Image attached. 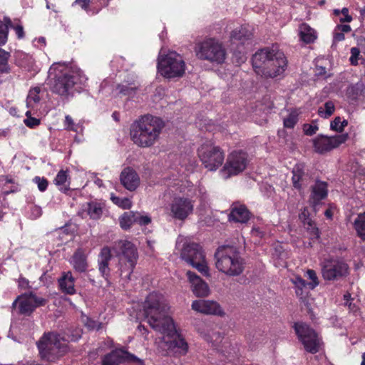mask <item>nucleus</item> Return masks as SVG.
<instances>
[{
    "mask_svg": "<svg viewBox=\"0 0 365 365\" xmlns=\"http://www.w3.org/2000/svg\"><path fill=\"white\" fill-rule=\"evenodd\" d=\"M197 56L203 60L222 63L225 59L226 52L218 41L208 38L200 43Z\"/></svg>",
    "mask_w": 365,
    "mask_h": 365,
    "instance_id": "ddd939ff",
    "label": "nucleus"
},
{
    "mask_svg": "<svg viewBox=\"0 0 365 365\" xmlns=\"http://www.w3.org/2000/svg\"><path fill=\"white\" fill-rule=\"evenodd\" d=\"M19 304V312L21 314H30L32 312L35 306L33 303L31 299H30V295H23L19 297L14 302L13 307H16V304Z\"/></svg>",
    "mask_w": 365,
    "mask_h": 365,
    "instance_id": "c85d7f7f",
    "label": "nucleus"
},
{
    "mask_svg": "<svg viewBox=\"0 0 365 365\" xmlns=\"http://www.w3.org/2000/svg\"><path fill=\"white\" fill-rule=\"evenodd\" d=\"M54 183L61 192H67L70 189L69 175L68 170H60L54 179Z\"/></svg>",
    "mask_w": 365,
    "mask_h": 365,
    "instance_id": "c756f323",
    "label": "nucleus"
},
{
    "mask_svg": "<svg viewBox=\"0 0 365 365\" xmlns=\"http://www.w3.org/2000/svg\"><path fill=\"white\" fill-rule=\"evenodd\" d=\"M292 283L294 285L296 289V294L297 296H301L304 294V289L307 286V283L301 277L297 275L290 279Z\"/></svg>",
    "mask_w": 365,
    "mask_h": 365,
    "instance_id": "c9c22d12",
    "label": "nucleus"
},
{
    "mask_svg": "<svg viewBox=\"0 0 365 365\" xmlns=\"http://www.w3.org/2000/svg\"><path fill=\"white\" fill-rule=\"evenodd\" d=\"M347 134L336 135L332 137L320 135L312 140L316 153L323 154L336 148L347 140Z\"/></svg>",
    "mask_w": 365,
    "mask_h": 365,
    "instance_id": "dca6fc26",
    "label": "nucleus"
},
{
    "mask_svg": "<svg viewBox=\"0 0 365 365\" xmlns=\"http://www.w3.org/2000/svg\"><path fill=\"white\" fill-rule=\"evenodd\" d=\"M163 127L160 118L150 115L143 116L133 125L131 139L139 147H151L158 141Z\"/></svg>",
    "mask_w": 365,
    "mask_h": 365,
    "instance_id": "39448f33",
    "label": "nucleus"
},
{
    "mask_svg": "<svg viewBox=\"0 0 365 365\" xmlns=\"http://www.w3.org/2000/svg\"><path fill=\"white\" fill-rule=\"evenodd\" d=\"M176 247L180 250V257L183 260L202 275L210 276L205 255L198 244L188 242L185 237L180 236L177 240Z\"/></svg>",
    "mask_w": 365,
    "mask_h": 365,
    "instance_id": "0eeeda50",
    "label": "nucleus"
},
{
    "mask_svg": "<svg viewBox=\"0 0 365 365\" xmlns=\"http://www.w3.org/2000/svg\"><path fill=\"white\" fill-rule=\"evenodd\" d=\"M42 215L41 207L38 205H31L30 207V217L32 219H37Z\"/></svg>",
    "mask_w": 365,
    "mask_h": 365,
    "instance_id": "864d4df0",
    "label": "nucleus"
},
{
    "mask_svg": "<svg viewBox=\"0 0 365 365\" xmlns=\"http://www.w3.org/2000/svg\"><path fill=\"white\" fill-rule=\"evenodd\" d=\"M345 306H347L349 309L355 313L357 311V307L355 304H353L351 302H349L348 304H346Z\"/></svg>",
    "mask_w": 365,
    "mask_h": 365,
    "instance_id": "774afa93",
    "label": "nucleus"
},
{
    "mask_svg": "<svg viewBox=\"0 0 365 365\" xmlns=\"http://www.w3.org/2000/svg\"><path fill=\"white\" fill-rule=\"evenodd\" d=\"M39 353L43 359L53 361L63 356L67 351L66 341L55 333L44 334L37 344Z\"/></svg>",
    "mask_w": 365,
    "mask_h": 365,
    "instance_id": "9d476101",
    "label": "nucleus"
},
{
    "mask_svg": "<svg viewBox=\"0 0 365 365\" xmlns=\"http://www.w3.org/2000/svg\"><path fill=\"white\" fill-rule=\"evenodd\" d=\"M252 65L257 73L265 77L275 78L282 76L287 66L283 52L277 47H267L257 51L252 57Z\"/></svg>",
    "mask_w": 365,
    "mask_h": 365,
    "instance_id": "20e7f679",
    "label": "nucleus"
},
{
    "mask_svg": "<svg viewBox=\"0 0 365 365\" xmlns=\"http://www.w3.org/2000/svg\"><path fill=\"white\" fill-rule=\"evenodd\" d=\"M168 310L164 297L161 294L152 292L144 302V319L154 330L163 334V349H176L177 353L185 355L188 351V344L178 334Z\"/></svg>",
    "mask_w": 365,
    "mask_h": 365,
    "instance_id": "f257e3e1",
    "label": "nucleus"
},
{
    "mask_svg": "<svg viewBox=\"0 0 365 365\" xmlns=\"http://www.w3.org/2000/svg\"><path fill=\"white\" fill-rule=\"evenodd\" d=\"M137 362L138 365H143L141 359L123 349H115L105 355L102 359V365H120L124 361Z\"/></svg>",
    "mask_w": 365,
    "mask_h": 365,
    "instance_id": "f3484780",
    "label": "nucleus"
},
{
    "mask_svg": "<svg viewBox=\"0 0 365 365\" xmlns=\"http://www.w3.org/2000/svg\"><path fill=\"white\" fill-rule=\"evenodd\" d=\"M292 185L299 191L307 187L311 182V175L306 170L304 164H297L292 170Z\"/></svg>",
    "mask_w": 365,
    "mask_h": 365,
    "instance_id": "6ab92c4d",
    "label": "nucleus"
},
{
    "mask_svg": "<svg viewBox=\"0 0 365 365\" xmlns=\"http://www.w3.org/2000/svg\"><path fill=\"white\" fill-rule=\"evenodd\" d=\"M254 29L249 24L242 25L234 29L230 34V39L232 43H245L252 39Z\"/></svg>",
    "mask_w": 365,
    "mask_h": 365,
    "instance_id": "4be33fe9",
    "label": "nucleus"
},
{
    "mask_svg": "<svg viewBox=\"0 0 365 365\" xmlns=\"http://www.w3.org/2000/svg\"><path fill=\"white\" fill-rule=\"evenodd\" d=\"M360 56V50L357 47L351 48V56L349 61L351 65L356 66Z\"/></svg>",
    "mask_w": 365,
    "mask_h": 365,
    "instance_id": "3c124183",
    "label": "nucleus"
},
{
    "mask_svg": "<svg viewBox=\"0 0 365 365\" xmlns=\"http://www.w3.org/2000/svg\"><path fill=\"white\" fill-rule=\"evenodd\" d=\"M334 109L335 107L333 102L327 101L324 106L319 108L318 114L324 118H327L333 114Z\"/></svg>",
    "mask_w": 365,
    "mask_h": 365,
    "instance_id": "e433bc0d",
    "label": "nucleus"
},
{
    "mask_svg": "<svg viewBox=\"0 0 365 365\" xmlns=\"http://www.w3.org/2000/svg\"><path fill=\"white\" fill-rule=\"evenodd\" d=\"M88 78L77 66L63 62L53 63L48 70V85L50 90L66 98L75 90L85 86Z\"/></svg>",
    "mask_w": 365,
    "mask_h": 365,
    "instance_id": "f03ea898",
    "label": "nucleus"
},
{
    "mask_svg": "<svg viewBox=\"0 0 365 365\" xmlns=\"http://www.w3.org/2000/svg\"><path fill=\"white\" fill-rule=\"evenodd\" d=\"M354 224L358 235L365 240V212L357 216Z\"/></svg>",
    "mask_w": 365,
    "mask_h": 365,
    "instance_id": "f704fd0d",
    "label": "nucleus"
},
{
    "mask_svg": "<svg viewBox=\"0 0 365 365\" xmlns=\"http://www.w3.org/2000/svg\"><path fill=\"white\" fill-rule=\"evenodd\" d=\"M307 231L310 234L311 239H318L319 237V232L318 228L316 227L312 220H309L306 225H304Z\"/></svg>",
    "mask_w": 365,
    "mask_h": 365,
    "instance_id": "de8ad7c7",
    "label": "nucleus"
},
{
    "mask_svg": "<svg viewBox=\"0 0 365 365\" xmlns=\"http://www.w3.org/2000/svg\"><path fill=\"white\" fill-rule=\"evenodd\" d=\"M74 282V278L71 272L63 273L62 277L58 279V284L61 291L68 294H73L76 292Z\"/></svg>",
    "mask_w": 365,
    "mask_h": 365,
    "instance_id": "a878e982",
    "label": "nucleus"
},
{
    "mask_svg": "<svg viewBox=\"0 0 365 365\" xmlns=\"http://www.w3.org/2000/svg\"><path fill=\"white\" fill-rule=\"evenodd\" d=\"M10 53L0 48V71L1 73L9 72L8 60Z\"/></svg>",
    "mask_w": 365,
    "mask_h": 365,
    "instance_id": "ea45409f",
    "label": "nucleus"
},
{
    "mask_svg": "<svg viewBox=\"0 0 365 365\" xmlns=\"http://www.w3.org/2000/svg\"><path fill=\"white\" fill-rule=\"evenodd\" d=\"M215 267L227 276L235 277L241 274L245 262L237 249L233 246H221L215 253Z\"/></svg>",
    "mask_w": 365,
    "mask_h": 365,
    "instance_id": "423d86ee",
    "label": "nucleus"
},
{
    "mask_svg": "<svg viewBox=\"0 0 365 365\" xmlns=\"http://www.w3.org/2000/svg\"><path fill=\"white\" fill-rule=\"evenodd\" d=\"M321 274L324 280H339L349 274L348 264L341 259L328 258L320 262Z\"/></svg>",
    "mask_w": 365,
    "mask_h": 365,
    "instance_id": "f8f14e48",
    "label": "nucleus"
},
{
    "mask_svg": "<svg viewBox=\"0 0 365 365\" xmlns=\"http://www.w3.org/2000/svg\"><path fill=\"white\" fill-rule=\"evenodd\" d=\"M194 185L190 182H178L169 187L168 194L173 195L165 210L168 216L174 220L185 221L192 214L195 201L191 193Z\"/></svg>",
    "mask_w": 365,
    "mask_h": 365,
    "instance_id": "7ed1b4c3",
    "label": "nucleus"
},
{
    "mask_svg": "<svg viewBox=\"0 0 365 365\" xmlns=\"http://www.w3.org/2000/svg\"><path fill=\"white\" fill-rule=\"evenodd\" d=\"M111 259L110 250L108 247H104L101 249V252L98 255V264H109V262Z\"/></svg>",
    "mask_w": 365,
    "mask_h": 365,
    "instance_id": "a19ab883",
    "label": "nucleus"
},
{
    "mask_svg": "<svg viewBox=\"0 0 365 365\" xmlns=\"http://www.w3.org/2000/svg\"><path fill=\"white\" fill-rule=\"evenodd\" d=\"M330 127L332 130L341 132V118L336 117L333 121H331Z\"/></svg>",
    "mask_w": 365,
    "mask_h": 365,
    "instance_id": "4d7b16f0",
    "label": "nucleus"
},
{
    "mask_svg": "<svg viewBox=\"0 0 365 365\" xmlns=\"http://www.w3.org/2000/svg\"><path fill=\"white\" fill-rule=\"evenodd\" d=\"M10 27H12L10 18L5 16L0 19V46H3L7 43Z\"/></svg>",
    "mask_w": 365,
    "mask_h": 365,
    "instance_id": "2f4dec72",
    "label": "nucleus"
},
{
    "mask_svg": "<svg viewBox=\"0 0 365 365\" xmlns=\"http://www.w3.org/2000/svg\"><path fill=\"white\" fill-rule=\"evenodd\" d=\"M120 225L122 229L128 230L135 222V213L126 212L119 218Z\"/></svg>",
    "mask_w": 365,
    "mask_h": 365,
    "instance_id": "72a5a7b5",
    "label": "nucleus"
},
{
    "mask_svg": "<svg viewBox=\"0 0 365 365\" xmlns=\"http://www.w3.org/2000/svg\"><path fill=\"white\" fill-rule=\"evenodd\" d=\"M343 16L340 17L339 20L341 22H351L352 17L349 14V10L347 8H343L341 11Z\"/></svg>",
    "mask_w": 365,
    "mask_h": 365,
    "instance_id": "13d9d810",
    "label": "nucleus"
},
{
    "mask_svg": "<svg viewBox=\"0 0 365 365\" xmlns=\"http://www.w3.org/2000/svg\"><path fill=\"white\" fill-rule=\"evenodd\" d=\"M110 199L114 204L123 209H129L132 205L131 201L126 197L121 198L112 195Z\"/></svg>",
    "mask_w": 365,
    "mask_h": 365,
    "instance_id": "c03bdc74",
    "label": "nucleus"
},
{
    "mask_svg": "<svg viewBox=\"0 0 365 365\" xmlns=\"http://www.w3.org/2000/svg\"><path fill=\"white\" fill-rule=\"evenodd\" d=\"M344 39V34L341 31L335 32L334 35V41H341Z\"/></svg>",
    "mask_w": 365,
    "mask_h": 365,
    "instance_id": "338daca9",
    "label": "nucleus"
},
{
    "mask_svg": "<svg viewBox=\"0 0 365 365\" xmlns=\"http://www.w3.org/2000/svg\"><path fill=\"white\" fill-rule=\"evenodd\" d=\"M198 155L204 166L210 171L216 170L223 163L224 153L212 144H204L198 149Z\"/></svg>",
    "mask_w": 365,
    "mask_h": 365,
    "instance_id": "4468645a",
    "label": "nucleus"
},
{
    "mask_svg": "<svg viewBox=\"0 0 365 365\" xmlns=\"http://www.w3.org/2000/svg\"><path fill=\"white\" fill-rule=\"evenodd\" d=\"M98 269L101 275L107 279L110 274V269L108 264H98Z\"/></svg>",
    "mask_w": 365,
    "mask_h": 365,
    "instance_id": "bf43d9fd",
    "label": "nucleus"
},
{
    "mask_svg": "<svg viewBox=\"0 0 365 365\" xmlns=\"http://www.w3.org/2000/svg\"><path fill=\"white\" fill-rule=\"evenodd\" d=\"M11 28H13L15 30L16 34L19 38H22L24 37V29H23L22 26H21V25L14 26L12 24Z\"/></svg>",
    "mask_w": 365,
    "mask_h": 365,
    "instance_id": "680f3d73",
    "label": "nucleus"
},
{
    "mask_svg": "<svg viewBox=\"0 0 365 365\" xmlns=\"http://www.w3.org/2000/svg\"><path fill=\"white\" fill-rule=\"evenodd\" d=\"M337 29L342 33H348L351 31L350 26L347 24L339 25Z\"/></svg>",
    "mask_w": 365,
    "mask_h": 365,
    "instance_id": "69168bd1",
    "label": "nucleus"
},
{
    "mask_svg": "<svg viewBox=\"0 0 365 365\" xmlns=\"http://www.w3.org/2000/svg\"><path fill=\"white\" fill-rule=\"evenodd\" d=\"M120 180L123 187L129 191L135 190L140 185L138 174L130 167H127L122 170Z\"/></svg>",
    "mask_w": 365,
    "mask_h": 365,
    "instance_id": "412c9836",
    "label": "nucleus"
},
{
    "mask_svg": "<svg viewBox=\"0 0 365 365\" xmlns=\"http://www.w3.org/2000/svg\"><path fill=\"white\" fill-rule=\"evenodd\" d=\"M82 321L85 326L90 330H99L102 327L101 323L86 315L82 317Z\"/></svg>",
    "mask_w": 365,
    "mask_h": 365,
    "instance_id": "37998d69",
    "label": "nucleus"
},
{
    "mask_svg": "<svg viewBox=\"0 0 365 365\" xmlns=\"http://www.w3.org/2000/svg\"><path fill=\"white\" fill-rule=\"evenodd\" d=\"M250 212L244 205L233 204L229 220L236 222L246 223L250 218Z\"/></svg>",
    "mask_w": 365,
    "mask_h": 365,
    "instance_id": "5701e85b",
    "label": "nucleus"
},
{
    "mask_svg": "<svg viewBox=\"0 0 365 365\" xmlns=\"http://www.w3.org/2000/svg\"><path fill=\"white\" fill-rule=\"evenodd\" d=\"M104 205L102 202L92 201L88 202L83 209V211L92 220H98L103 215Z\"/></svg>",
    "mask_w": 365,
    "mask_h": 365,
    "instance_id": "bb28decb",
    "label": "nucleus"
},
{
    "mask_svg": "<svg viewBox=\"0 0 365 365\" xmlns=\"http://www.w3.org/2000/svg\"><path fill=\"white\" fill-rule=\"evenodd\" d=\"M306 276L310 280V282L307 283L309 289H314L319 284V278L314 270L308 269L306 272Z\"/></svg>",
    "mask_w": 365,
    "mask_h": 365,
    "instance_id": "79ce46f5",
    "label": "nucleus"
},
{
    "mask_svg": "<svg viewBox=\"0 0 365 365\" xmlns=\"http://www.w3.org/2000/svg\"><path fill=\"white\" fill-rule=\"evenodd\" d=\"M101 6L108 5V0H100ZM96 0H76L73 4L78 5L81 8L85 10L87 13H91L92 14H96L101 9H93V5L96 4Z\"/></svg>",
    "mask_w": 365,
    "mask_h": 365,
    "instance_id": "7c9ffc66",
    "label": "nucleus"
},
{
    "mask_svg": "<svg viewBox=\"0 0 365 365\" xmlns=\"http://www.w3.org/2000/svg\"><path fill=\"white\" fill-rule=\"evenodd\" d=\"M157 68L158 73L164 78H178L185 74L186 64L181 55L175 51H169L159 55Z\"/></svg>",
    "mask_w": 365,
    "mask_h": 365,
    "instance_id": "1a4fd4ad",
    "label": "nucleus"
},
{
    "mask_svg": "<svg viewBox=\"0 0 365 365\" xmlns=\"http://www.w3.org/2000/svg\"><path fill=\"white\" fill-rule=\"evenodd\" d=\"M307 231L310 234L311 239H318L319 237V232L318 228L316 227L312 220H309L306 225H304Z\"/></svg>",
    "mask_w": 365,
    "mask_h": 365,
    "instance_id": "49530a36",
    "label": "nucleus"
},
{
    "mask_svg": "<svg viewBox=\"0 0 365 365\" xmlns=\"http://www.w3.org/2000/svg\"><path fill=\"white\" fill-rule=\"evenodd\" d=\"M26 115L27 116V118L24 120V123L26 126L29 128H34L39 125L40 120L38 119H36L35 118L31 117V111L28 110L26 113Z\"/></svg>",
    "mask_w": 365,
    "mask_h": 365,
    "instance_id": "09e8293b",
    "label": "nucleus"
},
{
    "mask_svg": "<svg viewBox=\"0 0 365 365\" xmlns=\"http://www.w3.org/2000/svg\"><path fill=\"white\" fill-rule=\"evenodd\" d=\"M34 182L37 185L38 190L41 192H44L48 187V180L44 178L35 177Z\"/></svg>",
    "mask_w": 365,
    "mask_h": 365,
    "instance_id": "8fccbe9b",
    "label": "nucleus"
},
{
    "mask_svg": "<svg viewBox=\"0 0 365 365\" xmlns=\"http://www.w3.org/2000/svg\"><path fill=\"white\" fill-rule=\"evenodd\" d=\"M247 155L242 151L232 152L227 158L223 168L220 170L222 177L225 179L232 175H236L242 172L247 167Z\"/></svg>",
    "mask_w": 365,
    "mask_h": 365,
    "instance_id": "2eb2a0df",
    "label": "nucleus"
},
{
    "mask_svg": "<svg viewBox=\"0 0 365 365\" xmlns=\"http://www.w3.org/2000/svg\"><path fill=\"white\" fill-rule=\"evenodd\" d=\"M252 235L253 236L262 237L264 236V232L259 227H254L252 230Z\"/></svg>",
    "mask_w": 365,
    "mask_h": 365,
    "instance_id": "0e129e2a",
    "label": "nucleus"
},
{
    "mask_svg": "<svg viewBox=\"0 0 365 365\" xmlns=\"http://www.w3.org/2000/svg\"><path fill=\"white\" fill-rule=\"evenodd\" d=\"M64 126L65 129L67 130L78 132L79 130H82V126L78 124H76L73 122L72 118L68 115H66L65 117Z\"/></svg>",
    "mask_w": 365,
    "mask_h": 365,
    "instance_id": "a18cd8bd",
    "label": "nucleus"
},
{
    "mask_svg": "<svg viewBox=\"0 0 365 365\" xmlns=\"http://www.w3.org/2000/svg\"><path fill=\"white\" fill-rule=\"evenodd\" d=\"M294 329L299 340L307 352L316 354L320 350L322 346V339L313 329L306 324L296 323Z\"/></svg>",
    "mask_w": 365,
    "mask_h": 365,
    "instance_id": "9b49d317",
    "label": "nucleus"
},
{
    "mask_svg": "<svg viewBox=\"0 0 365 365\" xmlns=\"http://www.w3.org/2000/svg\"><path fill=\"white\" fill-rule=\"evenodd\" d=\"M150 218L147 215H140L139 213H135V222L140 225H146L150 222Z\"/></svg>",
    "mask_w": 365,
    "mask_h": 365,
    "instance_id": "5fc2aeb1",
    "label": "nucleus"
},
{
    "mask_svg": "<svg viewBox=\"0 0 365 365\" xmlns=\"http://www.w3.org/2000/svg\"><path fill=\"white\" fill-rule=\"evenodd\" d=\"M299 36L300 40L305 43H312L317 38L316 31L305 23L299 26Z\"/></svg>",
    "mask_w": 365,
    "mask_h": 365,
    "instance_id": "cd10ccee",
    "label": "nucleus"
},
{
    "mask_svg": "<svg viewBox=\"0 0 365 365\" xmlns=\"http://www.w3.org/2000/svg\"><path fill=\"white\" fill-rule=\"evenodd\" d=\"M299 113L297 110L292 111L287 118L284 119V126L286 128H293L299 120Z\"/></svg>",
    "mask_w": 365,
    "mask_h": 365,
    "instance_id": "4c0bfd02",
    "label": "nucleus"
},
{
    "mask_svg": "<svg viewBox=\"0 0 365 365\" xmlns=\"http://www.w3.org/2000/svg\"><path fill=\"white\" fill-rule=\"evenodd\" d=\"M319 127L313 124H304L303 125V131L307 135H312L317 133Z\"/></svg>",
    "mask_w": 365,
    "mask_h": 365,
    "instance_id": "603ef678",
    "label": "nucleus"
},
{
    "mask_svg": "<svg viewBox=\"0 0 365 365\" xmlns=\"http://www.w3.org/2000/svg\"><path fill=\"white\" fill-rule=\"evenodd\" d=\"M30 299H31L34 304L35 308L39 306H43L46 304V300L42 297H38L34 294H30Z\"/></svg>",
    "mask_w": 365,
    "mask_h": 365,
    "instance_id": "6e6d98bb",
    "label": "nucleus"
},
{
    "mask_svg": "<svg viewBox=\"0 0 365 365\" xmlns=\"http://www.w3.org/2000/svg\"><path fill=\"white\" fill-rule=\"evenodd\" d=\"M113 250L119 257L120 277L130 279L138 258L135 245L126 240H120L115 242Z\"/></svg>",
    "mask_w": 365,
    "mask_h": 365,
    "instance_id": "6e6552de",
    "label": "nucleus"
},
{
    "mask_svg": "<svg viewBox=\"0 0 365 365\" xmlns=\"http://www.w3.org/2000/svg\"><path fill=\"white\" fill-rule=\"evenodd\" d=\"M40 87H34L31 88L29 91L27 98H26V106L30 109H34L37 107L38 104L40 102V93H41Z\"/></svg>",
    "mask_w": 365,
    "mask_h": 365,
    "instance_id": "473e14b6",
    "label": "nucleus"
},
{
    "mask_svg": "<svg viewBox=\"0 0 365 365\" xmlns=\"http://www.w3.org/2000/svg\"><path fill=\"white\" fill-rule=\"evenodd\" d=\"M186 274L191 284L192 291L196 297H205L209 295L210 288L205 282L191 271H187Z\"/></svg>",
    "mask_w": 365,
    "mask_h": 365,
    "instance_id": "aec40b11",
    "label": "nucleus"
},
{
    "mask_svg": "<svg viewBox=\"0 0 365 365\" xmlns=\"http://www.w3.org/2000/svg\"><path fill=\"white\" fill-rule=\"evenodd\" d=\"M191 307L194 311L204 314L219 316L224 314L223 310L219 303L213 300H195L192 302Z\"/></svg>",
    "mask_w": 365,
    "mask_h": 365,
    "instance_id": "a211bd4d",
    "label": "nucleus"
},
{
    "mask_svg": "<svg viewBox=\"0 0 365 365\" xmlns=\"http://www.w3.org/2000/svg\"><path fill=\"white\" fill-rule=\"evenodd\" d=\"M138 88V85L135 83H123L120 84L117 87V90L118 92L124 96H130L132 95L135 90Z\"/></svg>",
    "mask_w": 365,
    "mask_h": 365,
    "instance_id": "58836bf2",
    "label": "nucleus"
},
{
    "mask_svg": "<svg viewBox=\"0 0 365 365\" xmlns=\"http://www.w3.org/2000/svg\"><path fill=\"white\" fill-rule=\"evenodd\" d=\"M327 184L322 181H317L312 187V192L309 197V202L313 205H317L321 200L327 195Z\"/></svg>",
    "mask_w": 365,
    "mask_h": 365,
    "instance_id": "b1692460",
    "label": "nucleus"
},
{
    "mask_svg": "<svg viewBox=\"0 0 365 365\" xmlns=\"http://www.w3.org/2000/svg\"><path fill=\"white\" fill-rule=\"evenodd\" d=\"M73 269L78 272H84L88 268L87 257L81 249L77 250L71 259Z\"/></svg>",
    "mask_w": 365,
    "mask_h": 365,
    "instance_id": "393cba45",
    "label": "nucleus"
},
{
    "mask_svg": "<svg viewBox=\"0 0 365 365\" xmlns=\"http://www.w3.org/2000/svg\"><path fill=\"white\" fill-rule=\"evenodd\" d=\"M309 211L307 208H304L303 210H302L301 213L299 214V218L302 220L304 225H306L309 220H311L309 217Z\"/></svg>",
    "mask_w": 365,
    "mask_h": 365,
    "instance_id": "052dcab7",
    "label": "nucleus"
},
{
    "mask_svg": "<svg viewBox=\"0 0 365 365\" xmlns=\"http://www.w3.org/2000/svg\"><path fill=\"white\" fill-rule=\"evenodd\" d=\"M33 43L34 46L41 48L46 46V38L44 37H39L34 40Z\"/></svg>",
    "mask_w": 365,
    "mask_h": 365,
    "instance_id": "e2e57ef3",
    "label": "nucleus"
}]
</instances>
